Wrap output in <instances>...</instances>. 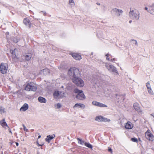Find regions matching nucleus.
Masks as SVG:
<instances>
[{"instance_id":"f257e3e1","label":"nucleus","mask_w":154,"mask_h":154,"mask_svg":"<svg viewBox=\"0 0 154 154\" xmlns=\"http://www.w3.org/2000/svg\"><path fill=\"white\" fill-rule=\"evenodd\" d=\"M68 73L72 78V82L76 85L80 87L84 85V83L83 81L80 78L78 77L80 75L79 69L75 68H71L68 71Z\"/></svg>"},{"instance_id":"f03ea898","label":"nucleus","mask_w":154,"mask_h":154,"mask_svg":"<svg viewBox=\"0 0 154 154\" xmlns=\"http://www.w3.org/2000/svg\"><path fill=\"white\" fill-rule=\"evenodd\" d=\"M37 87L33 82H30L28 83L25 88V90L27 91H35L36 90Z\"/></svg>"},{"instance_id":"7ed1b4c3","label":"nucleus","mask_w":154,"mask_h":154,"mask_svg":"<svg viewBox=\"0 0 154 154\" xmlns=\"http://www.w3.org/2000/svg\"><path fill=\"white\" fill-rule=\"evenodd\" d=\"M74 92L75 93H78L76 96V98L79 100H83L85 98V96L82 90H80L78 89H75L74 90Z\"/></svg>"},{"instance_id":"20e7f679","label":"nucleus","mask_w":154,"mask_h":154,"mask_svg":"<svg viewBox=\"0 0 154 154\" xmlns=\"http://www.w3.org/2000/svg\"><path fill=\"white\" fill-rule=\"evenodd\" d=\"M8 68V65L6 63H2L0 65V71L3 74L6 73Z\"/></svg>"},{"instance_id":"39448f33","label":"nucleus","mask_w":154,"mask_h":154,"mask_svg":"<svg viewBox=\"0 0 154 154\" xmlns=\"http://www.w3.org/2000/svg\"><path fill=\"white\" fill-rule=\"evenodd\" d=\"M145 137L149 141H153L154 140V136L149 129H148L145 132Z\"/></svg>"},{"instance_id":"423d86ee","label":"nucleus","mask_w":154,"mask_h":154,"mask_svg":"<svg viewBox=\"0 0 154 154\" xmlns=\"http://www.w3.org/2000/svg\"><path fill=\"white\" fill-rule=\"evenodd\" d=\"M129 14L130 15L132 16L135 19H138L139 18V14L138 11L135 10L131 11Z\"/></svg>"},{"instance_id":"0eeeda50","label":"nucleus","mask_w":154,"mask_h":154,"mask_svg":"<svg viewBox=\"0 0 154 154\" xmlns=\"http://www.w3.org/2000/svg\"><path fill=\"white\" fill-rule=\"evenodd\" d=\"M69 54L72 55V57L76 60H80L82 59L81 56L79 54L74 53H71Z\"/></svg>"},{"instance_id":"6e6552de","label":"nucleus","mask_w":154,"mask_h":154,"mask_svg":"<svg viewBox=\"0 0 154 154\" xmlns=\"http://www.w3.org/2000/svg\"><path fill=\"white\" fill-rule=\"evenodd\" d=\"M92 104L96 106L100 107H107V106L103 104L102 103L100 102H97L96 101H94L92 102Z\"/></svg>"},{"instance_id":"1a4fd4ad","label":"nucleus","mask_w":154,"mask_h":154,"mask_svg":"<svg viewBox=\"0 0 154 154\" xmlns=\"http://www.w3.org/2000/svg\"><path fill=\"white\" fill-rule=\"evenodd\" d=\"M23 23L25 25H28L29 28H31L32 23L28 18H24L23 20Z\"/></svg>"},{"instance_id":"9d476101","label":"nucleus","mask_w":154,"mask_h":154,"mask_svg":"<svg viewBox=\"0 0 154 154\" xmlns=\"http://www.w3.org/2000/svg\"><path fill=\"white\" fill-rule=\"evenodd\" d=\"M106 67L109 70H112L113 72L116 71V68L112 65L106 64Z\"/></svg>"},{"instance_id":"9b49d317","label":"nucleus","mask_w":154,"mask_h":154,"mask_svg":"<svg viewBox=\"0 0 154 154\" xmlns=\"http://www.w3.org/2000/svg\"><path fill=\"white\" fill-rule=\"evenodd\" d=\"M133 127V124L130 121L128 122L125 125V128L128 129L132 128Z\"/></svg>"},{"instance_id":"f8f14e48","label":"nucleus","mask_w":154,"mask_h":154,"mask_svg":"<svg viewBox=\"0 0 154 154\" xmlns=\"http://www.w3.org/2000/svg\"><path fill=\"white\" fill-rule=\"evenodd\" d=\"M28 105L27 103H24L20 109V111H25L28 108Z\"/></svg>"},{"instance_id":"ddd939ff","label":"nucleus","mask_w":154,"mask_h":154,"mask_svg":"<svg viewBox=\"0 0 154 154\" xmlns=\"http://www.w3.org/2000/svg\"><path fill=\"white\" fill-rule=\"evenodd\" d=\"M133 106L135 110H137L138 112H141L139 105L137 103H135L133 105Z\"/></svg>"},{"instance_id":"4468645a","label":"nucleus","mask_w":154,"mask_h":154,"mask_svg":"<svg viewBox=\"0 0 154 154\" xmlns=\"http://www.w3.org/2000/svg\"><path fill=\"white\" fill-rule=\"evenodd\" d=\"M55 137V134H54L52 135H49L47 136V137L45 139L46 141L49 143L50 140L53 139Z\"/></svg>"},{"instance_id":"2eb2a0df","label":"nucleus","mask_w":154,"mask_h":154,"mask_svg":"<svg viewBox=\"0 0 154 154\" xmlns=\"http://www.w3.org/2000/svg\"><path fill=\"white\" fill-rule=\"evenodd\" d=\"M0 125L3 128H5V126H6L7 127H8V125L7 124L6 122H5V119H4L1 121H0Z\"/></svg>"},{"instance_id":"dca6fc26","label":"nucleus","mask_w":154,"mask_h":154,"mask_svg":"<svg viewBox=\"0 0 154 154\" xmlns=\"http://www.w3.org/2000/svg\"><path fill=\"white\" fill-rule=\"evenodd\" d=\"M32 57V54L31 53H28L26 54L25 55V57L26 60H30Z\"/></svg>"},{"instance_id":"f3484780","label":"nucleus","mask_w":154,"mask_h":154,"mask_svg":"<svg viewBox=\"0 0 154 154\" xmlns=\"http://www.w3.org/2000/svg\"><path fill=\"white\" fill-rule=\"evenodd\" d=\"M38 101L41 103H45L46 102V99L42 97H39L38 98Z\"/></svg>"},{"instance_id":"a211bd4d","label":"nucleus","mask_w":154,"mask_h":154,"mask_svg":"<svg viewBox=\"0 0 154 154\" xmlns=\"http://www.w3.org/2000/svg\"><path fill=\"white\" fill-rule=\"evenodd\" d=\"M60 93L59 91H56L53 94V95L54 98H57L58 97H61L60 96Z\"/></svg>"},{"instance_id":"6ab92c4d","label":"nucleus","mask_w":154,"mask_h":154,"mask_svg":"<svg viewBox=\"0 0 154 154\" xmlns=\"http://www.w3.org/2000/svg\"><path fill=\"white\" fill-rule=\"evenodd\" d=\"M113 11L116 12V13L118 14V16H120L122 12V11L121 10H119L116 8L114 9H113Z\"/></svg>"},{"instance_id":"aec40b11","label":"nucleus","mask_w":154,"mask_h":154,"mask_svg":"<svg viewBox=\"0 0 154 154\" xmlns=\"http://www.w3.org/2000/svg\"><path fill=\"white\" fill-rule=\"evenodd\" d=\"M103 117L101 116H97L95 118V120L98 122H102V120L103 119Z\"/></svg>"},{"instance_id":"412c9836","label":"nucleus","mask_w":154,"mask_h":154,"mask_svg":"<svg viewBox=\"0 0 154 154\" xmlns=\"http://www.w3.org/2000/svg\"><path fill=\"white\" fill-rule=\"evenodd\" d=\"M16 49H15L14 50H11L10 51L11 52V54H12V58H15L16 57V55H15V52L14 51Z\"/></svg>"},{"instance_id":"4be33fe9","label":"nucleus","mask_w":154,"mask_h":154,"mask_svg":"<svg viewBox=\"0 0 154 154\" xmlns=\"http://www.w3.org/2000/svg\"><path fill=\"white\" fill-rule=\"evenodd\" d=\"M85 145L86 146H87L88 147L91 149H92V145L89 143L85 142Z\"/></svg>"},{"instance_id":"5701e85b","label":"nucleus","mask_w":154,"mask_h":154,"mask_svg":"<svg viewBox=\"0 0 154 154\" xmlns=\"http://www.w3.org/2000/svg\"><path fill=\"white\" fill-rule=\"evenodd\" d=\"M77 140L78 141V143H80L81 144H82L83 143H84V142L82 140L80 139V138H77Z\"/></svg>"},{"instance_id":"b1692460","label":"nucleus","mask_w":154,"mask_h":154,"mask_svg":"<svg viewBox=\"0 0 154 154\" xmlns=\"http://www.w3.org/2000/svg\"><path fill=\"white\" fill-rule=\"evenodd\" d=\"M110 121V120L109 119L104 118L103 117V119L102 120V122H109Z\"/></svg>"},{"instance_id":"393cba45","label":"nucleus","mask_w":154,"mask_h":154,"mask_svg":"<svg viewBox=\"0 0 154 154\" xmlns=\"http://www.w3.org/2000/svg\"><path fill=\"white\" fill-rule=\"evenodd\" d=\"M149 12L151 14H154V10L152 8H150L149 9Z\"/></svg>"},{"instance_id":"a878e982","label":"nucleus","mask_w":154,"mask_h":154,"mask_svg":"<svg viewBox=\"0 0 154 154\" xmlns=\"http://www.w3.org/2000/svg\"><path fill=\"white\" fill-rule=\"evenodd\" d=\"M148 92L149 93L153 95V94L154 93L152 91V90L151 88H150L149 89H147Z\"/></svg>"},{"instance_id":"bb28decb","label":"nucleus","mask_w":154,"mask_h":154,"mask_svg":"<svg viewBox=\"0 0 154 154\" xmlns=\"http://www.w3.org/2000/svg\"><path fill=\"white\" fill-rule=\"evenodd\" d=\"M0 112L1 113L5 112V109L2 106L0 107Z\"/></svg>"},{"instance_id":"cd10ccee","label":"nucleus","mask_w":154,"mask_h":154,"mask_svg":"<svg viewBox=\"0 0 154 154\" xmlns=\"http://www.w3.org/2000/svg\"><path fill=\"white\" fill-rule=\"evenodd\" d=\"M146 86L147 87V89H149L150 88H151V86H150V84L149 82H148L146 83Z\"/></svg>"},{"instance_id":"c85d7f7f","label":"nucleus","mask_w":154,"mask_h":154,"mask_svg":"<svg viewBox=\"0 0 154 154\" xmlns=\"http://www.w3.org/2000/svg\"><path fill=\"white\" fill-rule=\"evenodd\" d=\"M131 141H132L134 142H138V140H137V139L136 138H131Z\"/></svg>"},{"instance_id":"c756f323","label":"nucleus","mask_w":154,"mask_h":154,"mask_svg":"<svg viewBox=\"0 0 154 154\" xmlns=\"http://www.w3.org/2000/svg\"><path fill=\"white\" fill-rule=\"evenodd\" d=\"M69 4L75 5V3L73 0H69Z\"/></svg>"},{"instance_id":"7c9ffc66","label":"nucleus","mask_w":154,"mask_h":154,"mask_svg":"<svg viewBox=\"0 0 154 154\" xmlns=\"http://www.w3.org/2000/svg\"><path fill=\"white\" fill-rule=\"evenodd\" d=\"M23 130L24 131H28V129L26 128V126H25L24 125H23Z\"/></svg>"},{"instance_id":"2f4dec72","label":"nucleus","mask_w":154,"mask_h":154,"mask_svg":"<svg viewBox=\"0 0 154 154\" xmlns=\"http://www.w3.org/2000/svg\"><path fill=\"white\" fill-rule=\"evenodd\" d=\"M61 107V105L60 103H57V108H59Z\"/></svg>"},{"instance_id":"473e14b6","label":"nucleus","mask_w":154,"mask_h":154,"mask_svg":"<svg viewBox=\"0 0 154 154\" xmlns=\"http://www.w3.org/2000/svg\"><path fill=\"white\" fill-rule=\"evenodd\" d=\"M80 105V104L76 103V104H75V105L73 106V108H75V107H77L78 106H80V105Z\"/></svg>"},{"instance_id":"72a5a7b5","label":"nucleus","mask_w":154,"mask_h":154,"mask_svg":"<svg viewBox=\"0 0 154 154\" xmlns=\"http://www.w3.org/2000/svg\"><path fill=\"white\" fill-rule=\"evenodd\" d=\"M80 106L83 108H84L85 107V106L83 104H80Z\"/></svg>"},{"instance_id":"f704fd0d","label":"nucleus","mask_w":154,"mask_h":154,"mask_svg":"<svg viewBox=\"0 0 154 154\" xmlns=\"http://www.w3.org/2000/svg\"><path fill=\"white\" fill-rule=\"evenodd\" d=\"M108 150L109 152H110L111 153H112V151L111 148L109 147Z\"/></svg>"},{"instance_id":"c9c22d12","label":"nucleus","mask_w":154,"mask_h":154,"mask_svg":"<svg viewBox=\"0 0 154 154\" xmlns=\"http://www.w3.org/2000/svg\"><path fill=\"white\" fill-rule=\"evenodd\" d=\"M116 60V59L115 58H113L112 59L110 60L111 61H112V62H113V61H115Z\"/></svg>"},{"instance_id":"e433bc0d","label":"nucleus","mask_w":154,"mask_h":154,"mask_svg":"<svg viewBox=\"0 0 154 154\" xmlns=\"http://www.w3.org/2000/svg\"><path fill=\"white\" fill-rule=\"evenodd\" d=\"M106 56L107 57H108L109 56V53H108L106 55Z\"/></svg>"},{"instance_id":"4c0bfd02","label":"nucleus","mask_w":154,"mask_h":154,"mask_svg":"<svg viewBox=\"0 0 154 154\" xmlns=\"http://www.w3.org/2000/svg\"><path fill=\"white\" fill-rule=\"evenodd\" d=\"M16 145L17 146H18V145H19V143H17V142H16Z\"/></svg>"},{"instance_id":"58836bf2","label":"nucleus","mask_w":154,"mask_h":154,"mask_svg":"<svg viewBox=\"0 0 154 154\" xmlns=\"http://www.w3.org/2000/svg\"><path fill=\"white\" fill-rule=\"evenodd\" d=\"M106 59L108 60H110L109 58V57H107L106 58Z\"/></svg>"},{"instance_id":"ea45409f","label":"nucleus","mask_w":154,"mask_h":154,"mask_svg":"<svg viewBox=\"0 0 154 154\" xmlns=\"http://www.w3.org/2000/svg\"><path fill=\"white\" fill-rule=\"evenodd\" d=\"M6 34H7V35H9V32H6Z\"/></svg>"},{"instance_id":"a19ab883","label":"nucleus","mask_w":154,"mask_h":154,"mask_svg":"<svg viewBox=\"0 0 154 154\" xmlns=\"http://www.w3.org/2000/svg\"><path fill=\"white\" fill-rule=\"evenodd\" d=\"M135 41V44L136 45H137V42L136 41Z\"/></svg>"},{"instance_id":"79ce46f5","label":"nucleus","mask_w":154,"mask_h":154,"mask_svg":"<svg viewBox=\"0 0 154 154\" xmlns=\"http://www.w3.org/2000/svg\"><path fill=\"white\" fill-rule=\"evenodd\" d=\"M145 9L146 10H147V9H148V8H147V7H145Z\"/></svg>"},{"instance_id":"37998d69","label":"nucleus","mask_w":154,"mask_h":154,"mask_svg":"<svg viewBox=\"0 0 154 154\" xmlns=\"http://www.w3.org/2000/svg\"><path fill=\"white\" fill-rule=\"evenodd\" d=\"M41 137V136H40V135H39L38 136V138H39Z\"/></svg>"},{"instance_id":"c03bdc74","label":"nucleus","mask_w":154,"mask_h":154,"mask_svg":"<svg viewBox=\"0 0 154 154\" xmlns=\"http://www.w3.org/2000/svg\"><path fill=\"white\" fill-rule=\"evenodd\" d=\"M132 22V21L131 20H130L129 21V23H131Z\"/></svg>"},{"instance_id":"a18cd8bd","label":"nucleus","mask_w":154,"mask_h":154,"mask_svg":"<svg viewBox=\"0 0 154 154\" xmlns=\"http://www.w3.org/2000/svg\"><path fill=\"white\" fill-rule=\"evenodd\" d=\"M97 4L98 5H100V3H97Z\"/></svg>"}]
</instances>
